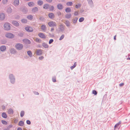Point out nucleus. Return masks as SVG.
I'll return each mask as SVG.
<instances>
[{
  "label": "nucleus",
  "instance_id": "a18cd8bd",
  "mask_svg": "<svg viewBox=\"0 0 130 130\" xmlns=\"http://www.w3.org/2000/svg\"><path fill=\"white\" fill-rule=\"evenodd\" d=\"M26 123H27L28 124H30V121L29 120H27V121H26Z\"/></svg>",
  "mask_w": 130,
  "mask_h": 130
},
{
  "label": "nucleus",
  "instance_id": "ea45409f",
  "mask_svg": "<svg viewBox=\"0 0 130 130\" xmlns=\"http://www.w3.org/2000/svg\"><path fill=\"white\" fill-rule=\"evenodd\" d=\"M49 9L51 11L53 10L54 9V7L53 6H51V7Z\"/></svg>",
  "mask_w": 130,
  "mask_h": 130
},
{
  "label": "nucleus",
  "instance_id": "4c0bfd02",
  "mask_svg": "<svg viewBox=\"0 0 130 130\" xmlns=\"http://www.w3.org/2000/svg\"><path fill=\"white\" fill-rule=\"evenodd\" d=\"M22 22L23 23H25L27 22V20L25 19H23L21 20Z\"/></svg>",
  "mask_w": 130,
  "mask_h": 130
},
{
  "label": "nucleus",
  "instance_id": "0eeeda50",
  "mask_svg": "<svg viewBox=\"0 0 130 130\" xmlns=\"http://www.w3.org/2000/svg\"><path fill=\"white\" fill-rule=\"evenodd\" d=\"M36 52L37 55H40L42 53V51L41 50H37Z\"/></svg>",
  "mask_w": 130,
  "mask_h": 130
},
{
  "label": "nucleus",
  "instance_id": "5701e85b",
  "mask_svg": "<svg viewBox=\"0 0 130 130\" xmlns=\"http://www.w3.org/2000/svg\"><path fill=\"white\" fill-rule=\"evenodd\" d=\"M57 7L59 9H62L63 7L62 5L60 4H59L58 5Z\"/></svg>",
  "mask_w": 130,
  "mask_h": 130
},
{
  "label": "nucleus",
  "instance_id": "412c9836",
  "mask_svg": "<svg viewBox=\"0 0 130 130\" xmlns=\"http://www.w3.org/2000/svg\"><path fill=\"white\" fill-rule=\"evenodd\" d=\"M38 10V8L37 7H35L32 9V11L33 12H35L37 11Z\"/></svg>",
  "mask_w": 130,
  "mask_h": 130
},
{
  "label": "nucleus",
  "instance_id": "aec40b11",
  "mask_svg": "<svg viewBox=\"0 0 130 130\" xmlns=\"http://www.w3.org/2000/svg\"><path fill=\"white\" fill-rule=\"evenodd\" d=\"M2 116L3 117L5 118H6L7 117V115L4 112H3L2 114Z\"/></svg>",
  "mask_w": 130,
  "mask_h": 130
},
{
  "label": "nucleus",
  "instance_id": "bb28decb",
  "mask_svg": "<svg viewBox=\"0 0 130 130\" xmlns=\"http://www.w3.org/2000/svg\"><path fill=\"white\" fill-rule=\"evenodd\" d=\"M66 11L67 12H70L71 10L70 8H67L66 9Z\"/></svg>",
  "mask_w": 130,
  "mask_h": 130
},
{
  "label": "nucleus",
  "instance_id": "a19ab883",
  "mask_svg": "<svg viewBox=\"0 0 130 130\" xmlns=\"http://www.w3.org/2000/svg\"><path fill=\"white\" fill-rule=\"evenodd\" d=\"M12 10L10 8L8 9L7 11L8 13H10L11 12Z\"/></svg>",
  "mask_w": 130,
  "mask_h": 130
},
{
  "label": "nucleus",
  "instance_id": "49530a36",
  "mask_svg": "<svg viewBox=\"0 0 130 130\" xmlns=\"http://www.w3.org/2000/svg\"><path fill=\"white\" fill-rule=\"evenodd\" d=\"M43 58L44 57L42 56H41L39 57V59L40 60H42V59H43Z\"/></svg>",
  "mask_w": 130,
  "mask_h": 130
},
{
  "label": "nucleus",
  "instance_id": "13d9d810",
  "mask_svg": "<svg viewBox=\"0 0 130 130\" xmlns=\"http://www.w3.org/2000/svg\"><path fill=\"white\" fill-rule=\"evenodd\" d=\"M54 30V29L53 28H52L51 29V31H53Z\"/></svg>",
  "mask_w": 130,
  "mask_h": 130
},
{
  "label": "nucleus",
  "instance_id": "c756f323",
  "mask_svg": "<svg viewBox=\"0 0 130 130\" xmlns=\"http://www.w3.org/2000/svg\"><path fill=\"white\" fill-rule=\"evenodd\" d=\"M38 3L39 5H41L42 4L43 2L42 1H39L38 2Z\"/></svg>",
  "mask_w": 130,
  "mask_h": 130
},
{
  "label": "nucleus",
  "instance_id": "0e129e2a",
  "mask_svg": "<svg viewBox=\"0 0 130 130\" xmlns=\"http://www.w3.org/2000/svg\"><path fill=\"white\" fill-rule=\"evenodd\" d=\"M62 26V25H61V26Z\"/></svg>",
  "mask_w": 130,
  "mask_h": 130
},
{
  "label": "nucleus",
  "instance_id": "5fc2aeb1",
  "mask_svg": "<svg viewBox=\"0 0 130 130\" xmlns=\"http://www.w3.org/2000/svg\"><path fill=\"white\" fill-rule=\"evenodd\" d=\"M17 130H22V129L21 128L19 127L17 128Z\"/></svg>",
  "mask_w": 130,
  "mask_h": 130
},
{
  "label": "nucleus",
  "instance_id": "f8f14e48",
  "mask_svg": "<svg viewBox=\"0 0 130 130\" xmlns=\"http://www.w3.org/2000/svg\"><path fill=\"white\" fill-rule=\"evenodd\" d=\"M9 77L10 79H11V82L12 83H13L14 81V79L13 78V75L12 74H10V75Z\"/></svg>",
  "mask_w": 130,
  "mask_h": 130
},
{
  "label": "nucleus",
  "instance_id": "ddd939ff",
  "mask_svg": "<svg viewBox=\"0 0 130 130\" xmlns=\"http://www.w3.org/2000/svg\"><path fill=\"white\" fill-rule=\"evenodd\" d=\"M6 49V46H2L0 47V49L1 51H5Z\"/></svg>",
  "mask_w": 130,
  "mask_h": 130
},
{
  "label": "nucleus",
  "instance_id": "f704fd0d",
  "mask_svg": "<svg viewBox=\"0 0 130 130\" xmlns=\"http://www.w3.org/2000/svg\"><path fill=\"white\" fill-rule=\"evenodd\" d=\"M120 123H120V122L118 123H117V124L115 126V128H116V127H118V126H119V125L120 124Z\"/></svg>",
  "mask_w": 130,
  "mask_h": 130
},
{
  "label": "nucleus",
  "instance_id": "680f3d73",
  "mask_svg": "<svg viewBox=\"0 0 130 130\" xmlns=\"http://www.w3.org/2000/svg\"><path fill=\"white\" fill-rule=\"evenodd\" d=\"M4 0L3 1V2L4 3H5V2H4Z\"/></svg>",
  "mask_w": 130,
  "mask_h": 130
},
{
  "label": "nucleus",
  "instance_id": "58836bf2",
  "mask_svg": "<svg viewBox=\"0 0 130 130\" xmlns=\"http://www.w3.org/2000/svg\"><path fill=\"white\" fill-rule=\"evenodd\" d=\"M64 35H61V36L60 37V39L59 40H61L62 39L64 38Z\"/></svg>",
  "mask_w": 130,
  "mask_h": 130
},
{
  "label": "nucleus",
  "instance_id": "79ce46f5",
  "mask_svg": "<svg viewBox=\"0 0 130 130\" xmlns=\"http://www.w3.org/2000/svg\"><path fill=\"white\" fill-rule=\"evenodd\" d=\"M93 93L95 95H96L97 94V93L96 91L95 90H93Z\"/></svg>",
  "mask_w": 130,
  "mask_h": 130
},
{
  "label": "nucleus",
  "instance_id": "cd10ccee",
  "mask_svg": "<svg viewBox=\"0 0 130 130\" xmlns=\"http://www.w3.org/2000/svg\"><path fill=\"white\" fill-rule=\"evenodd\" d=\"M66 4L68 6H71L72 5V2H68Z\"/></svg>",
  "mask_w": 130,
  "mask_h": 130
},
{
  "label": "nucleus",
  "instance_id": "9b49d317",
  "mask_svg": "<svg viewBox=\"0 0 130 130\" xmlns=\"http://www.w3.org/2000/svg\"><path fill=\"white\" fill-rule=\"evenodd\" d=\"M19 0H15L14 2V5L15 6L18 5L19 4Z\"/></svg>",
  "mask_w": 130,
  "mask_h": 130
},
{
  "label": "nucleus",
  "instance_id": "4d7b16f0",
  "mask_svg": "<svg viewBox=\"0 0 130 130\" xmlns=\"http://www.w3.org/2000/svg\"><path fill=\"white\" fill-rule=\"evenodd\" d=\"M35 94L36 95L39 94V93L37 92H36Z\"/></svg>",
  "mask_w": 130,
  "mask_h": 130
},
{
  "label": "nucleus",
  "instance_id": "a878e982",
  "mask_svg": "<svg viewBox=\"0 0 130 130\" xmlns=\"http://www.w3.org/2000/svg\"><path fill=\"white\" fill-rule=\"evenodd\" d=\"M77 64L76 62L74 63V64L73 66H72L71 67V68L72 70L76 66Z\"/></svg>",
  "mask_w": 130,
  "mask_h": 130
},
{
  "label": "nucleus",
  "instance_id": "37998d69",
  "mask_svg": "<svg viewBox=\"0 0 130 130\" xmlns=\"http://www.w3.org/2000/svg\"><path fill=\"white\" fill-rule=\"evenodd\" d=\"M53 41V39H50L49 42V44H51V43Z\"/></svg>",
  "mask_w": 130,
  "mask_h": 130
},
{
  "label": "nucleus",
  "instance_id": "1a4fd4ad",
  "mask_svg": "<svg viewBox=\"0 0 130 130\" xmlns=\"http://www.w3.org/2000/svg\"><path fill=\"white\" fill-rule=\"evenodd\" d=\"M38 36L40 38H46L45 35L42 33H40L38 35Z\"/></svg>",
  "mask_w": 130,
  "mask_h": 130
},
{
  "label": "nucleus",
  "instance_id": "9d476101",
  "mask_svg": "<svg viewBox=\"0 0 130 130\" xmlns=\"http://www.w3.org/2000/svg\"><path fill=\"white\" fill-rule=\"evenodd\" d=\"M5 15L3 13H1L0 15V20H3L5 18Z\"/></svg>",
  "mask_w": 130,
  "mask_h": 130
},
{
  "label": "nucleus",
  "instance_id": "864d4df0",
  "mask_svg": "<svg viewBox=\"0 0 130 130\" xmlns=\"http://www.w3.org/2000/svg\"><path fill=\"white\" fill-rule=\"evenodd\" d=\"M47 2H51L52 0H46Z\"/></svg>",
  "mask_w": 130,
  "mask_h": 130
},
{
  "label": "nucleus",
  "instance_id": "b1692460",
  "mask_svg": "<svg viewBox=\"0 0 130 130\" xmlns=\"http://www.w3.org/2000/svg\"><path fill=\"white\" fill-rule=\"evenodd\" d=\"M71 16V14H67L65 16L66 18L69 19L70 18Z\"/></svg>",
  "mask_w": 130,
  "mask_h": 130
},
{
  "label": "nucleus",
  "instance_id": "423d86ee",
  "mask_svg": "<svg viewBox=\"0 0 130 130\" xmlns=\"http://www.w3.org/2000/svg\"><path fill=\"white\" fill-rule=\"evenodd\" d=\"M23 41L24 43L26 44H30L31 43L30 41L27 39H23Z\"/></svg>",
  "mask_w": 130,
  "mask_h": 130
},
{
  "label": "nucleus",
  "instance_id": "2f4dec72",
  "mask_svg": "<svg viewBox=\"0 0 130 130\" xmlns=\"http://www.w3.org/2000/svg\"><path fill=\"white\" fill-rule=\"evenodd\" d=\"M78 20V18H74L73 20V22L74 23H76Z\"/></svg>",
  "mask_w": 130,
  "mask_h": 130
},
{
  "label": "nucleus",
  "instance_id": "6e6552de",
  "mask_svg": "<svg viewBox=\"0 0 130 130\" xmlns=\"http://www.w3.org/2000/svg\"><path fill=\"white\" fill-rule=\"evenodd\" d=\"M12 24L13 25L16 26H19V23L15 21H13L12 22Z\"/></svg>",
  "mask_w": 130,
  "mask_h": 130
},
{
  "label": "nucleus",
  "instance_id": "7c9ffc66",
  "mask_svg": "<svg viewBox=\"0 0 130 130\" xmlns=\"http://www.w3.org/2000/svg\"><path fill=\"white\" fill-rule=\"evenodd\" d=\"M66 25L67 26H70V23L69 21H66L65 22Z\"/></svg>",
  "mask_w": 130,
  "mask_h": 130
},
{
  "label": "nucleus",
  "instance_id": "4be33fe9",
  "mask_svg": "<svg viewBox=\"0 0 130 130\" xmlns=\"http://www.w3.org/2000/svg\"><path fill=\"white\" fill-rule=\"evenodd\" d=\"M42 45L45 48H47L48 47V45L47 44L45 43H43Z\"/></svg>",
  "mask_w": 130,
  "mask_h": 130
},
{
  "label": "nucleus",
  "instance_id": "39448f33",
  "mask_svg": "<svg viewBox=\"0 0 130 130\" xmlns=\"http://www.w3.org/2000/svg\"><path fill=\"white\" fill-rule=\"evenodd\" d=\"M25 29L28 32H32L33 31V29L32 28L29 26H27L25 27Z\"/></svg>",
  "mask_w": 130,
  "mask_h": 130
},
{
  "label": "nucleus",
  "instance_id": "6ab92c4d",
  "mask_svg": "<svg viewBox=\"0 0 130 130\" xmlns=\"http://www.w3.org/2000/svg\"><path fill=\"white\" fill-rule=\"evenodd\" d=\"M19 125L20 126H23L24 125V122L22 121H20L19 123Z\"/></svg>",
  "mask_w": 130,
  "mask_h": 130
},
{
  "label": "nucleus",
  "instance_id": "3c124183",
  "mask_svg": "<svg viewBox=\"0 0 130 130\" xmlns=\"http://www.w3.org/2000/svg\"><path fill=\"white\" fill-rule=\"evenodd\" d=\"M88 1L89 3L91 4L92 3V1L91 0H88Z\"/></svg>",
  "mask_w": 130,
  "mask_h": 130
},
{
  "label": "nucleus",
  "instance_id": "dca6fc26",
  "mask_svg": "<svg viewBox=\"0 0 130 130\" xmlns=\"http://www.w3.org/2000/svg\"><path fill=\"white\" fill-rule=\"evenodd\" d=\"M28 5L30 7H32L34 5V4L32 2H29L28 3Z\"/></svg>",
  "mask_w": 130,
  "mask_h": 130
},
{
  "label": "nucleus",
  "instance_id": "e433bc0d",
  "mask_svg": "<svg viewBox=\"0 0 130 130\" xmlns=\"http://www.w3.org/2000/svg\"><path fill=\"white\" fill-rule=\"evenodd\" d=\"M81 6V4H78L76 5L75 7L76 8H78L80 7Z\"/></svg>",
  "mask_w": 130,
  "mask_h": 130
},
{
  "label": "nucleus",
  "instance_id": "2eb2a0df",
  "mask_svg": "<svg viewBox=\"0 0 130 130\" xmlns=\"http://www.w3.org/2000/svg\"><path fill=\"white\" fill-rule=\"evenodd\" d=\"M13 110L11 109H9L8 111V113L9 114H13Z\"/></svg>",
  "mask_w": 130,
  "mask_h": 130
},
{
  "label": "nucleus",
  "instance_id": "8fccbe9b",
  "mask_svg": "<svg viewBox=\"0 0 130 130\" xmlns=\"http://www.w3.org/2000/svg\"><path fill=\"white\" fill-rule=\"evenodd\" d=\"M18 121V120L17 119H15L14 120V122L15 123H17Z\"/></svg>",
  "mask_w": 130,
  "mask_h": 130
},
{
  "label": "nucleus",
  "instance_id": "473e14b6",
  "mask_svg": "<svg viewBox=\"0 0 130 130\" xmlns=\"http://www.w3.org/2000/svg\"><path fill=\"white\" fill-rule=\"evenodd\" d=\"M2 122L3 124L5 125H7V122L6 121L4 120L2 121Z\"/></svg>",
  "mask_w": 130,
  "mask_h": 130
},
{
  "label": "nucleus",
  "instance_id": "f03ea898",
  "mask_svg": "<svg viewBox=\"0 0 130 130\" xmlns=\"http://www.w3.org/2000/svg\"><path fill=\"white\" fill-rule=\"evenodd\" d=\"M48 24L50 27H54L56 26V22L53 21L49 22Z\"/></svg>",
  "mask_w": 130,
  "mask_h": 130
},
{
  "label": "nucleus",
  "instance_id": "bf43d9fd",
  "mask_svg": "<svg viewBox=\"0 0 130 130\" xmlns=\"http://www.w3.org/2000/svg\"><path fill=\"white\" fill-rule=\"evenodd\" d=\"M114 39L115 40H116V36H115L114 37Z\"/></svg>",
  "mask_w": 130,
  "mask_h": 130
},
{
  "label": "nucleus",
  "instance_id": "c9c22d12",
  "mask_svg": "<svg viewBox=\"0 0 130 130\" xmlns=\"http://www.w3.org/2000/svg\"><path fill=\"white\" fill-rule=\"evenodd\" d=\"M84 20V18L83 17L80 18L79 19V21L80 22H82Z\"/></svg>",
  "mask_w": 130,
  "mask_h": 130
},
{
  "label": "nucleus",
  "instance_id": "de8ad7c7",
  "mask_svg": "<svg viewBox=\"0 0 130 130\" xmlns=\"http://www.w3.org/2000/svg\"><path fill=\"white\" fill-rule=\"evenodd\" d=\"M78 11H76L74 12V14L75 15H76L78 14Z\"/></svg>",
  "mask_w": 130,
  "mask_h": 130
},
{
  "label": "nucleus",
  "instance_id": "393cba45",
  "mask_svg": "<svg viewBox=\"0 0 130 130\" xmlns=\"http://www.w3.org/2000/svg\"><path fill=\"white\" fill-rule=\"evenodd\" d=\"M28 55L30 57L32 56V54L31 52L30 51H28L27 52Z\"/></svg>",
  "mask_w": 130,
  "mask_h": 130
},
{
  "label": "nucleus",
  "instance_id": "603ef678",
  "mask_svg": "<svg viewBox=\"0 0 130 130\" xmlns=\"http://www.w3.org/2000/svg\"><path fill=\"white\" fill-rule=\"evenodd\" d=\"M124 84L123 83H121L119 84V86H123L124 85Z\"/></svg>",
  "mask_w": 130,
  "mask_h": 130
},
{
  "label": "nucleus",
  "instance_id": "c85d7f7f",
  "mask_svg": "<svg viewBox=\"0 0 130 130\" xmlns=\"http://www.w3.org/2000/svg\"><path fill=\"white\" fill-rule=\"evenodd\" d=\"M27 18L31 20L33 18V17L31 15H30L27 17Z\"/></svg>",
  "mask_w": 130,
  "mask_h": 130
},
{
  "label": "nucleus",
  "instance_id": "20e7f679",
  "mask_svg": "<svg viewBox=\"0 0 130 130\" xmlns=\"http://www.w3.org/2000/svg\"><path fill=\"white\" fill-rule=\"evenodd\" d=\"M23 47V45L21 43H18L15 45V47L17 49L20 50L22 49Z\"/></svg>",
  "mask_w": 130,
  "mask_h": 130
},
{
  "label": "nucleus",
  "instance_id": "c03bdc74",
  "mask_svg": "<svg viewBox=\"0 0 130 130\" xmlns=\"http://www.w3.org/2000/svg\"><path fill=\"white\" fill-rule=\"evenodd\" d=\"M53 81L54 82H56V79L55 77H53L52 79Z\"/></svg>",
  "mask_w": 130,
  "mask_h": 130
},
{
  "label": "nucleus",
  "instance_id": "052dcab7",
  "mask_svg": "<svg viewBox=\"0 0 130 130\" xmlns=\"http://www.w3.org/2000/svg\"><path fill=\"white\" fill-rule=\"evenodd\" d=\"M127 59L130 60V57H129V58H128Z\"/></svg>",
  "mask_w": 130,
  "mask_h": 130
},
{
  "label": "nucleus",
  "instance_id": "72a5a7b5",
  "mask_svg": "<svg viewBox=\"0 0 130 130\" xmlns=\"http://www.w3.org/2000/svg\"><path fill=\"white\" fill-rule=\"evenodd\" d=\"M24 114V112L23 111H22L20 113V116L21 117H23Z\"/></svg>",
  "mask_w": 130,
  "mask_h": 130
},
{
  "label": "nucleus",
  "instance_id": "f3484780",
  "mask_svg": "<svg viewBox=\"0 0 130 130\" xmlns=\"http://www.w3.org/2000/svg\"><path fill=\"white\" fill-rule=\"evenodd\" d=\"M49 8V6L47 4H45L43 6V8L45 9H47Z\"/></svg>",
  "mask_w": 130,
  "mask_h": 130
},
{
  "label": "nucleus",
  "instance_id": "6e6d98bb",
  "mask_svg": "<svg viewBox=\"0 0 130 130\" xmlns=\"http://www.w3.org/2000/svg\"><path fill=\"white\" fill-rule=\"evenodd\" d=\"M5 106H2V109H3H3H5Z\"/></svg>",
  "mask_w": 130,
  "mask_h": 130
},
{
  "label": "nucleus",
  "instance_id": "e2e57ef3",
  "mask_svg": "<svg viewBox=\"0 0 130 130\" xmlns=\"http://www.w3.org/2000/svg\"><path fill=\"white\" fill-rule=\"evenodd\" d=\"M11 50H14V49H11Z\"/></svg>",
  "mask_w": 130,
  "mask_h": 130
},
{
  "label": "nucleus",
  "instance_id": "a211bd4d",
  "mask_svg": "<svg viewBox=\"0 0 130 130\" xmlns=\"http://www.w3.org/2000/svg\"><path fill=\"white\" fill-rule=\"evenodd\" d=\"M46 28V26L44 25H42L41 26V29L43 31L45 30Z\"/></svg>",
  "mask_w": 130,
  "mask_h": 130
},
{
  "label": "nucleus",
  "instance_id": "7ed1b4c3",
  "mask_svg": "<svg viewBox=\"0 0 130 130\" xmlns=\"http://www.w3.org/2000/svg\"><path fill=\"white\" fill-rule=\"evenodd\" d=\"M4 29L6 30H9L10 29V26L8 23H6L4 25Z\"/></svg>",
  "mask_w": 130,
  "mask_h": 130
},
{
  "label": "nucleus",
  "instance_id": "f257e3e1",
  "mask_svg": "<svg viewBox=\"0 0 130 130\" xmlns=\"http://www.w3.org/2000/svg\"><path fill=\"white\" fill-rule=\"evenodd\" d=\"M5 36L8 38H12L14 37V36L11 33H8L5 34Z\"/></svg>",
  "mask_w": 130,
  "mask_h": 130
},
{
  "label": "nucleus",
  "instance_id": "4468645a",
  "mask_svg": "<svg viewBox=\"0 0 130 130\" xmlns=\"http://www.w3.org/2000/svg\"><path fill=\"white\" fill-rule=\"evenodd\" d=\"M48 17L49 18L51 19L53 18H54V14L52 13H50L48 14Z\"/></svg>",
  "mask_w": 130,
  "mask_h": 130
},
{
  "label": "nucleus",
  "instance_id": "09e8293b",
  "mask_svg": "<svg viewBox=\"0 0 130 130\" xmlns=\"http://www.w3.org/2000/svg\"><path fill=\"white\" fill-rule=\"evenodd\" d=\"M36 41L38 42H40V40L37 38L36 39Z\"/></svg>",
  "mask_w": 130,
  "mask_h": 130
}]
</instances>
